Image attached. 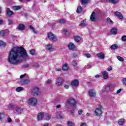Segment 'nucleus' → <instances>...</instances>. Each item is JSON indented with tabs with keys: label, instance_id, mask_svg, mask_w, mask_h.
Masks as SVG:
<instances>
[{
	"label": "nucleus",
	"instance_id": "nucleus-1",
	"mask_svg": "<svg viewBox=\"0 0 126 126\" xmlns=\"http://www.w3.org/2000/svg\"><path fill=\"white\" fill-rule=\"evenodd\" d=\"M29 59L26 50L22 47L16 46L13 47L9 51L7 61L10 64H17Z\"/></svg>",
	"mask_w": 126,
	"mask_h": 126
},
{
	"label": "nucleus",
	"instance_id": "nucleus-2",
	"mask_svg": "<svg viewBox=\"0 0 126 126\" xmlns=\"http://www.w3.org/2000/svg\"><path fill=\"white\" fill-rule=\"evenodd\" d=\"M32 94L33 96H38L41 94V90L40 88L37 87H34L32 90Z\"/></svg>",
	"mask_w": 126,
	"mask_h": 126
},
{
	"label": "nucleus",
	"instance_id": "nucleus-3",
	"mask_svg": "<svg viewBox=\"0 0 126 126\" xmlns=\"http://www.w3.org/2000/svg\"><path fill=\"white\" fill-rule=\"evenodd\" d=\"M47 38L50 41H54V42L58 41V38H57V36L52 32H49L48 33Z\"/></svg>",
	"mask_w": 126,
	"mask_h": 126
},
{
	"label": "nucleus",
	"instance_id": "nucleus-4",
	"mask_svg": "<svg viewBox=\"0 0 126 126\" xmlns=\"http://www.w3.org/2000/svg\"><path fill=\"white\" fill-rule=\"evenodd\" d=\"M37 102V98L35 97H31L28 100V104L31 106H36Z\"/></svg>",
	"mask_w": 126,
	"mask_h": 126
},
{
	"label": "nucleus",
	"instance_id": "nucleus-5",
	"mask_svg": "<svg viewBox=\"0 0 126 126\" xmlns=\"http://www.w3.org/2000/svg\"><path fill=\"white\" fill-rule=\"evenodd\" d=\"M67 103L71 105L72 107H73V108L76 107V100L73 98H70L68 99L67 101Z\"/></svg>",
	"mask_w": 126,
	"mask_h": 126
},
{
	"label": "nucleus",
	"instance_id": "nucleus-6",
	"mask_svg": "<svg viewBox=\"0 0 126 126\" xmlns=\"http://www.w3.org/2000/svg\"><path fill=\"white\" fill-rule=\"evenodd\" d=\"M63 84V79L62 77L57 78L56 82V85L57 86H62Z\"/></svg>",
	"mask_w": 126,
	"mask_h": 126
},
{
	"label": "nucleus",
	"instance_id": "nucleus-7",
	"mask_svg": "<svg viewBox=\"0 0 126 126\" xmlns=\"http://www.w3.org/2000/svg\"><path fill=\"white\" fill-rule=\"evenodd\" d=\"M94 113L96 116H101L102 115V106H100L99 108H96L94 111Z\"/></svg>",
	"mask_w": 126,
	"mask_h": 126
},
{
	"label": "nucleus",
	"instance_id": "nucleus-8",
	"mask_svg": "<svg viewBox=\"0 0 126 126\" xmlns=\"http://www.w3.org/2000/svg\"><path fill=\"white\" fill-rule=\"evenodd\" d=\"M114 14L116 16H117V17H119L120 19H124V16H123V14L121 13V12L119 11H115L114 12Z\"/></svg>",
	"mask_w": 126,
	"mask_h": 126
},
{
	"label": "nucleus",
	"instance_id": "nucleus-9",
	"mask_svg": "<svg viewBox=\"0 0 126 126\" xmlns=\"http://www.w3.org/2000/svg\"><path fill=\"white\" fill-rule=\"evenodd\" d=\"M68 48L70 51H73V50L75 49V45L74 44L72 43V42H70L68 44Z\"/></svg>",
	"mask_w": 126,
	"mask_h": 126
},
{
	"label": "nucleus",
	"instance_id": "nucleus-10",
	"mask_svg": "<svg viewBox=\"0 0 126 126\" xmlns=\"http://www.w3.org/2000/svg\"><path fill=\"white\" fill-rule=\"evenodd\" d=\"M89 94L90 97H94L96 96V92L94 90H90L89 91Z\"/></svg>",
	"mask_w": 126,
	"mask_h": 126
},
{
	"label": "nucleus",
	"instance_id": "nucleus-11",
	"mask_svg": "<svg viewBox=\"0 0 126 126\" xmlns=\"http://www.w3.org/2000/svg\"><path fill=\"white\" fill-rule=\"evenodd\" d=\"M71 84L72 86H75V87H77V86L79 85V82L77 80H74L72 81Z\"/></svg>",
	"mask_w": 126,
	"mask_h": 126
},
{
	"label": "nucleus",
	"instance_id": "nucleus-12",
	"mask_svg": "<svg viewBox=\"0 0 126 126\" xmlns=\"http://www.w3.org/2000/svg\"><path fill=\"white\" fill-rule=\"evenodd\" d=\"M97 58L100 60H104L105 59V55L103 52H100L96 55Z\"/></svg>",
	"mask_w": 126,
	"mask_h": 126
},
{
	"label": "nucleus",
	"instance_id": "nucleus-13",
	"mask_svg": "<svg viewBox=\"0 0 126 126\" xmlns=\"http://www.w3.org/2000/svg\"><path fill=\"white\" fill-rule=\"evenodd\" d=\"M44 116H45V114L44 113H38L37 116V120L38 121H41V120L43 119Z\"/></svg>",
	"mask_w": 126,
	"mask_h": 126
},
{
	"label": "nucleus",
	"instance_id": "nucleus-14",
	"mask_svg": "<svg viewBox=\"0 0 126 126\" xmlns=\"http://www.w3.org/2000/svg\"><path fill=\"white\" fill-rule=\"evenodd\" d=\"M8 30H2L0 32V35L3 37V36H5V34H6V33H8Z\"/></svg>",
	"mask_w": 126,
	"mask_h": 126
},
{
	"label": "nucleus",
	"instance_id": "nucleus-15",
	"mask_svg": "<svg viewBox=\"0 0 126 126\" xmlns=\"http://www.w3.org/2000/svg\"><path fill=\"white\" fill-rule=\"evenodd\" d=\"M25 29V26L24 24H20L18 26V30L21 31H23Z\"/></svg>",
	"mask_w": 126,
	"mask_h": 126
},
{
	"label": "nucleus",
	"instance_id": "nucleus-16",
	"mask_svg": "<svg viewBox=\"0 0 126 126\" xmlns=\"http://www.w3.org/2000/svg\"><path fill=\"white\" fill-rule=\"evenodd\" d=\"M20 83H21V84H22V85H25V84H28L29 83H30V80H25L23 81H20Z\"/></svg>",
	"mask_w": 126,
	"mask_h": 126
},
{
	"label": "nucleus",
	"instance_id": "nucleus-17",
	"mask_svg": "<svg viewBox=\"0 0 126 126\" xmlns=\"http://www.w3.org/2000/svg\"><path fill=\"white\" fill-rule=\"evenodd\" d=\"M95 12H93L92 13L90 17V19L91 21H95V20H96V17H95Z\"/></svg>",
	"mask_w": 126,
	"mask_h": 126
},
{
	"label": "nucleus",
	"instance_id": "nucleus-18",
	"mask_svg": "<svg viewBox=\"0 0 126 126\" xmlns=\"http://www.w3.org/2000/svg\"><path fill=\"white\" fill-rule=\"evenodd\" d=\"M102 74L103 76L104 79H107L108 78V77H109V75L108 74V72L103 71V72H102Z\"/></svg>",
	"mask_w": 126,
	"mask_h": 126
},
{
	"label": "nucleus",
	"instance_id": "nucleus-19",
	"mask_svg": "<svg viewBox=\"0 0 126 126\" xmlns=\"http://www.w3.org/2000/svg\"><path fill=\"white\" fill-rule=\"evenodd\" d=\"M81 27H85L86 26V21L83 20L81 23L79 25Z\"/></svg>",
	"mask_w": 126,
	"mask_h": 126
},
{
	"label": "nucleus",
	"instance_id": "nucleus-20",
	"mask_svg": "<svg viewBox=\"0 0 126 126\" xmlns=\"http://www.w3.org/2000/svg\"><path fill=\"white\" fill-rule=\"evenodd\" d=\"M106 2H111V3H117L119 2V0H106Z\"/></svg>",
	"mask_w": 126,
	"mask_h": 126
},
{
	"label": "nucleus",
	"instance_id": "nucleus-21",
	"mask_svg": "<svg viewBox=\"0 0 126 126\" xmlns=\"http://www.w3.org/2000/svg\"><path fill=\"white\" fill-rule=\"evenodd\" d=\"M6 12H7V14H8V15H9V16L13 14V11L10 10V9L9 8H7Z\"/></svg>",
	"mask_w": 126,
	"mask_h": 126
},
{
	"label": "nucleus",
	"instance_id": "nucleus-22",
	"mask_svg": "<svg viewBox=\"0 0 126 126\" xmlns=\"http://www.w3.org/2000/svg\"><path fill=\"white\" fill-rule=\"evenodd\" d=\"M118 48H119V47L118 46V45H117L116 44H113L111 47V49L113 51H115V50H117Z\"/></svg>",
	"mask_w": 126,
	"mask_h": 126
},
{
	"label": "nucleus",
	"instance_id": "nucleus-23",
	"mask_svg": "<svg viewBox=\"0 0 126 126\" xmlns=\"http://www.w3.org/2000/svg\"><path fill=\"white\" fill-rule=\"evenodd\" d=\"M68 65H67V64H65L64 65H63V67H62V69L63 70H65V71H66V70H68Z\"/></svg>",
	"mask_w": 126,
	"mask_h": 126
},
{
	"label": "nucleus",
	"instance_id": "nucleus-24",
	"mask_svg": "<svg viewBox=\"0 0 126 126\" xmlns=\"http://www.w3.org/2000/svg\"><path fill=\"white\" fill-rule=\"evenodd\" d=\"M117 31H118L117 30V29H116V28H112L111 29V32L113 35H115V34H117Z\"/></svg>",
	"mask_w": 126,
	"mask_h": 126
},
{
	"label": "nucleus",
	"instance_id": "nucleus-25",
	"mask_svg": "<svg viewBox=\"0 0 126 126\" xmlns=\"http://www.w3.org/2000/svg\"><path fill=\"white\" fill-rule=\"evenodd\" d=\"M24 88L22 87H19L16 89V92H21V91H23Z\"/></svg>",
	"mask_w": 126,
	"mask_h": 126
},
{
	"label": "nucleus",
	"instance_id": "nucleus-26",
	"mask_svg": "<svg viewBox=\"0 0 126 126\" xmlns=\"http://www.w3.org/2000/svg\"><path fill=\"white\" fill-rule=\"evenodd\" d=\"M13 9H14V10H19V9H21V6H14L13 7Z\"/></svg>",
	"mask_w": 126,
	"mask_h": 126
},
{
	"label": "nucleus",
	"instance_id": "nucleus-27",
	"mask_svg": "<svg viewBox=\"0 0 126 126\" xmlns=\"http://www.w3.org/2000/svg\"><path fill=\"white\" fill-rule=\"evenodd\" d=\"M82 11V6H79L78 7L76 12L77 13H80Z\"/></svg>",
	"mask_w": 126,
	"mask_h": 126
},
{
	"label": "nucleus",
	"instance_id": "nucleus-28",
	"mask_svg": "<svg viewBox=\"0 0 126 126\" xmlns=\"http://www.w3.org/2000/svg\"><path fill=\"white\" fill-rule=\"evenodd\" d=\"M56 117L58 119H63L61 112H58L56 114Z\"/></svg>",
	"mask_w": 126,
	"mask_h": 126
},
{
	"label": "nucleus",
	"instance_id": "nucleus-29",
	"mask_svg": "<svg viewBox=\"0 0 126 126\" xmlns=\"http://www.w3.org/2000/svg\"><path fill=\"white\" fill-rule=\"evenodd\" d=\"M29 28H30V29H31V30H32V32H33L34 34H37V32L35 31V29L34 28V27H33V26H29Z\"/></svg>",
	"mask_w": 126,
	"mask_h": 126
},
{
	"label": "nucleus",
	"instance_id": "nucleus-30",
	"mask_svg": "<svg viewBox=\"0 0 126 126\" xmlns=\"http://www.w3.org/2000/svg\"><path fill=\"white\" fill-rule=\"evenodd\" d=\"M81 3L83 5L88 3V0H81Z\"/></svg>",
	"mask_w": 126,
	"mask_h": 126
},
{
	"label": "nucleus",
	"instance_id": "nucleus-31",
	"mask_svg": "<svg viewBox=\"0 0 126 126\" xmlns=\"http://www.w3.org/2000/svg\"><path fill=\"white\" fill-rule=\"evenodd\" d=\"M16 112L17 113H18V114H21V113L23 112V109H22V108H18L16 110Z\"/></svg>",
	"mask_w": 126,
	"mask_h": 126
},
{
	"label": "nucleus",
	"instance_id": "nucleus-32",
	"mask_svg": "<svg viewBox=\"0 0 126 126\" xmlns=\"http://www.w3.org/2000/svg\"><path fill=\"white\" fill-rule=\"evenodd\" d=\"M45 120L47 121H49V120H51V116L50 115L46 114L45 115Z\"/></svg>",
	"mask_w": 126,
	"mask_h": 126
},
{
	"label": "nucleus",
	"instance_id": "nucleus-33",
	"mask_svg": "<svg viewBox=\"0 0 126 126\" xmlns=\"http://www.w3.org/2000/svg\"><path fill=\"white\" fill-rule=\"evenodd\" d=\"M67 125L68 126H74V124L71 121H68Z\"/></svg>",
	"mask_w": 126,
	"mask_h": 126
},
{
	"label": "nucleus",
	"instance_id": "nucleus-34",
	"mask_svg": "<svg viewBox=\"0 0 126 126\" xmlns=\"http://www.w3.org/2000/svg\"><path fill=\"white\" fill-rule=\"evenodd\" d=\"M117 59H118L120 62H124V61H125V59L121 56H117Z\"/></svg>",
	"mask_w": 126,
	"mask_h": 126
},
{
	"label": "nucleus",
	"instance_id": "nucleus-35",
	"mask_svg": "<svg viewBox=\"0 0 126 126\" xmlns=\"http://www.w3.org/2000/svg\"><path fill=\"white\" fill-rule=\"evenodd\" d=\"M124 119L120 120L118 122V124L119 126H123V125H124Z\"/></svg>",
	"mask_w": 126,
	"mask_h": 126
},
{
	"label": "nucleus",
	"instance_id": "nucleus-36",
	"mask_svg": "<svg viewBox=\"0 0 126 126\" xmlns=\"http://www.w3.org/2000/svg\"><path fill=\"white\" fill-rule=\"evenodd\" d=\"M107 21L109 24H113V23H114V22H113L110 18H107Z\"/></svg>",
	"mask_w": 126,
	"mask_h": 126
},
{
	"label": "nucleus",
	"instance_id": "nucleus-37",
	"mask_svg": "<svg viewBox=\"0 0 126 126\" xmlns=\"http://www.w3.org/2000/svg\"><path fill=\"white\" fill-rule=\"evenodd\" d=\"M47 50L48 51H53V47H52V45H47Z\"/></svg>",
	"mask_w": 126,
	"mask_h": 126
},
{
	"label": "nucleus",
	"instance_id": "nucleus-38",
	"mask_svg": "<svg viewBox=\"0 0 126 126\" xmlns=\"http://www.w3.org/2000/svg\"><path fill=\"white\" fill-rule=\"evenodd\" d=\"M74 40L76 42H79L80 41V37L78 36H75Z\"/></svg>",
	"mask_w": 126,
	"mask_h": 126
},
{
	"label": "nucleus",
	"instance_id": "nucleus-39",
	"mask_svg": "<svg viewBox=\"0 0 126 126\" xmlns=\"http://www.w3.org/2000/svg\"><path fill=\"white\" fill-rule=\"evenodd\" d=\"M30 53L32 56H34L35 55V50L34 49H32L30 51Z\"/></svg>",
	"mask_w": 126,
	"mask_h": 126
},
{
	"label": "nucleus",
	"instance_id": "nucleus-40",
	"mask_svg": "<svg viewBox=\"0 0 126 126\" xmlns=\"http://www.w3.org/2000/svg\"><path fill=\"white\" fill-rule=\"evenodd\" d=\"M8 25H12L13 24V21L11 19H8Z\"/></svg>",
	"mask_w": 126,
	"mask_h": 126
},
{
	"label": "nucleus",
	"instance_id": "nucleus-41",
	"mask_svg": "<svg viewBox=\"0 0 126 126\" xmlns=\"http://www.w3.org/2000/svg\"><path fill=\"white\" fill-rule=\"evenodd\" d=\"M5 46V43L3 41H0V47H4Z\"/></svg>",
	"mask_w": 126,
	"mask_h": 126
},
{
	"label": "nucleus",
	"instance_id": "nucleus-42",
	"mask_svg": "<svg viewBox=\"0 0 126 126\" xmlns=\"http://www.w3.org/2000/svg\"><path fill=\"white\" fill-rule=\"evenodd\" d=\"M122 83L124 85H126V78H124L122 80Z\"/></svg>",
	"mask_w": 126,
	"mask_h": 126
},
{
	"label": "nucleus",
	"instance_id": "nucleus-43",
	"mask_svg": "<svg viewBox=\"0 0 126 126\" xmlns=\"http://www.w3.org/2000/svg\"><path fill=\"white\" fill-rule=\"evenodd\" d=\"M122 41H123V42H126V35H123L122 37Z\"/></svg>",
	"mask_w": 126,
	"mask_h": 126
},
{
	"label": "nucleus",
	"instance_id": "nucleus-44",
	"mask_svg": "<svg viewBox=\"0 0 126 126\" xmlns=\"http://www.w3.org/2000/svg\"><path fill=\"white\" fill-rule=\"evenodd\" d=\"M84 56L85 57H86V58H88V59H89V58H91V55H90V54H84Z\"/></svg>",
	"mask_w": 126,
	"mask_h": 126
},
{
	"label": "nucleus",
	"instance_id": "nucleus-45",
	"mask_svg": "<svg viewBox=\"0 0 126 126\" xmlns=\"http://www.w3.org/2000/svg\"><path fill=\"white\" fill-rule=\"evenodd\" d=\"M4 118V115L2 113H0V121H1Z\"/></svg>",
	"mask_w": 126,
	"mask_h": 126
},
{
	"label": "nucleus",
	"instance_id": "nucleus-46",
	"mask_svg": "<svg viewBox=\"0 0 126 126\" xmlns=\"http://www.w3.org/2000/svg\"><path fill=\"white\" fill-rule=\"evenodd\" d=\"M83 112V111L81 109H79L78 111V115H79L80 116H81V115H82V112Z\"/></svg>",
	"mask_w": 126,
	"mask_h": 126
},
{
	"label": "nucleus",
	"instance_id": "nucleus-47",
	"mask_svg": "<svg viewBox=\"0 0 126 126\" xmlns=\"http://www.w3.org/2000/svg\"><path fill=\"white\" fill-rule=\"evenodd\" d=\"M72 63H73V65L74 66H76V65H77V63H76V61H75V60H73V62H72Z\"/></svg>",
	"mask_w": 126,
	"mask_h": 126
},
{
	"label": "nucleus",
	"instance_id": "nucleus-48",
	"mask_svg": "<svg viewBox=\"0 0 126 126\" xmlns=\"http://www.w3.org/2000/svg\"><path fill=\"white\" fill-rule=\"evenodd\" d=\"M60 23L61 24H64V23H65V21H64V20H61Z\"/></svg>",
	"mask_w": 126,
	"mask_h": 126
},
{
	"label": "nucleus",
	"instance_id": "nucleus-49",
	"mask_svg": "<svg viewBox=\"0 0 126 126\" xmlns=\"http://www.w3.org/2000/svg\"><path fill=\"white\" fill-rule=\"evenodd\" d=\"M7 122L8 123H11V122H12V120L11 119V118H10V117L7 118Z\"/></svg>",
	"mask_w": 126,
	"mask_h": 126
},
{
	"label": "nucleus",
	"instance_id": "nucleus-50",
	"mask_svg": "<svg viewBox=\"0 0 126 126\" xmlns=\"http://www.w3.org/2000/svg\"><path fill=\"white\" fill-rule=\"evenodd\" d=\"M64 88H65V89H68V88H69V85H64Z\"/></svg>",
	"mask_w": 126,
	"mask_h": 126
},
{
	"label": "nucleus",
	"instance_id": "nucleus-51",
	"mask_svg": "<svg viewBox=\"0 0 126 126\" xmlns=\"http://www.w3.org/2000/svg\"><path fill=\"white\" fill-rule=\"evenodd\" d=\"M113 70V67L112 66H109L108 67V71H110L111 70Z\"/></svg>",
	"mask_w": 126,
	"mask_h": 126
},
{
	"label": "nucleus",
	"instance_id": "nucleus-52",
	"mask_svg": "<svg viewBox=\"0 0 126 126\" xmlns=\"http://www.w3.org/2000/svg\"><path fill=\"white\" fill-rule=\"evenodd\" d=\"M25 76H26V74L21 75L20 76V78H24V77H25Z\"/></svg>",
	"mask_w": 126,
	"mask_h": 126
},
{
	"label": "nucleus",
	"instance_id": "nucleus-53",
	"mask_svg": "<svg viewBox=\"0 0 126 126\" xmlns=\"http://www.w3.org/2000/svg\"><path fill=\"white\" fill-rule=\"evenodd\" d=\"M24 67L25 68H27L28 67H29V64H27L24 65Z\"/></svg>",
	"mask_w": 126,
	"mask_h": 126
},
{
	"label": "nucleus",
	"instance_id": "nucleus-54",
	"mask_svg": "<svg viewBox=\"0 0 126 126\" xmlns=\"http://www.w3.org/2000/svg\"><path fill=\"white\" fill-rule=\"evenodd\" d=\"M56 71H62V68H56Z\"/></svg>",
	"mask_w": 126,
	"mask_h": 126
},
{
	"label": "nucleus",
	"instance_id": "nucleus-55",
	"mask_svg": "<svg viewBox=\"0 0 126 126\" xmlns=\"http://www.w3.org/2000/svg\"><path fill=\"white\" fill-rule=\"evenodd\" d=\"M92 65H88L87 66V68L88 69H90V68H92Z\"/></svg>",
	"mask_w": 126,
	"mask_h": 126
},
{
	"label": "nucleus",
	"instance_id": "nucleus-56",
	"mask_svg": "<svg viewBox=\"0 0 126 126\" xmlns=\"http://www.w3.org/2000/svg\"><path fill=\"white\" fill-rule=\"evenodd\" d=\"M122 91V89H119V90H118L117 91V92H116V93H117V94H119V93H121V92Z\"/></svg>",
	"mask_w": 126,
	"mask_h": 126
},
{
	"label": "nucleus",
	"instance_id": "nucleus-57",
	"mask_svg": "<svg viewBox=\"0 0 126 126\" xmlns=\"http://www.w3.org/2000/svg\"><path fill=\"white\" fill-rule=\"evenodd\" d=\"M51 80H48L47 81V82H46V83H47V84H50V83H51Z\"/></svg>",
	"mask_w": 126,
	"mask_h": 126
},
{
	"label": "nucleus",
	"instance_id": "nucleus-58",
	"mask_svg": "<svg viewBox=\"0 0 126 126\" xmlns=\"http://www.w3.org/2000/svg\"><path fill=\"white\" fill-rule=\"evenodd\" d=\"M61 107H62V105H58L56 106V108H57V109H60V108H61Z\"/></svg>",
	"mask_w": 126,
	"mask_h": 126
},
{
	"label": "nucleus",
	"instance_id": "nucleus-59",
	"mask_svg": "<svg viewBox=\"0 0 126 126\" xmlns=\"http://www.w3.org/2000/svg\"><path fill=\"white\" fill-rule=\"evenodd\" d=\"M73 57H74V58H76V57H77V54H76V53H73Z\"/></svg>",
	"mask_w": 126,
	"mask_h": 126
},
{
	"label": "nucleus",
	"instance_id": "nucleus-60",
	"mask_svg": "<svg viewBox=\"0 0 126 126\" xmlns=\"http://www.w3.org/2000/svg\"><path fill=\"white\" fill-rule=\"evenodd\" d=\"M43 126H49V124L48 123H45L44 124Z\"/></svg>",
	"mask_w": 126,
	"mask_h": 126
},
{
	"label": "nucleus",
	"instance_id": "nucleus-61",
	"mask_svg": "<svg viewBox=\"0 0 126 126\" xmlns=\"http://www.w3.org/2000/svg\"><path fill=\"white\" fill-rule=\"evenodd\" d=\"M99 76H100V75H96L94 77H95V78H98V77H99Z\"/></svg>",
	"mask_w": 126,
	"mask_h": 126
},
{
	"label": "nucleus",
	"instance_id": "nucleus-62",
	"mask_svg": "<svg viewBox=\"0 0 126 126\" xmlns=\"http://www.w3.org/2000/svg\"><path fill=\"white\" fill-rule=\"evenodd\" d=\"M91 114H90V113H87L86 114V116L87 117H90V116H91Z\"/></svg>",
	"mask_w": 126,
	"mask_h": 126
},
{
	"label": "nucleus",
	"instance_id": "nucleus-63",
	"mask_svg": "<svg viewBox=\"0 0 126 126\" xmlns=\"http://www.w3.org/2000/svg\"><path fill=\"white\" fill-rule=\"evenodd\" d=\"M3 23V20H0V25L2 24Z\"/></svg>",
	"mask_w": 126,
	"mask_h": 126
},
{
	"label": "nucleus",
	"instance_id": "nucleus-64",
	"mask_svg": "<svg viewBox=\"0 0 126 126\" xmlns=\"http://www.w3.org/2000/svg\"><path fill=\"white\" fill-rule=\"evenodd\" d=\"M63 33H64V34H66V32H67V31H66V30H65V31H64L63 32Z\"/></svg>",
	"mask_w": 126,
	"mask_h": 126
}]
</instances>
